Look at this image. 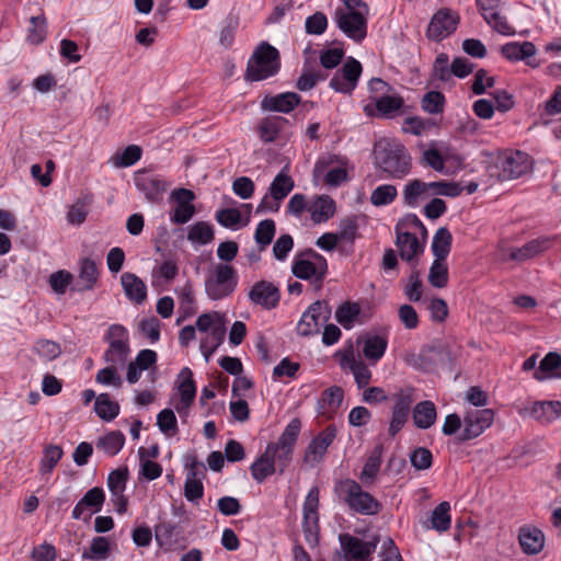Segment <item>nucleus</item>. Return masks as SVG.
I'll list each match as a JSON object with an SVG mask.
<instances>
[{"label":"nucleus","mask_w":561,"mask_h":561,"mask_svg":"<svg viewBox=\"0 0 561 561\" xmlns=\"http://www.w3.org/2000/svg\"><path fill=\"white\" fill-rule=\"evenodd\" d=\"M375 165L386 178L403 180L412 170V158L399 141L381 140L374 149Z\"/></svg>","instance_id":"f257e3e1"},{"label":"nucleus","mask_w":561,"mask_h":561,"mask_svg":"<svg viewBox=\"0 0 561 561\" xmlns=\"http://www.w3.org/2000/svg\"><path fill=\"white\" fill-rule=\"evenodd\" d=\"M343 7L334 11L333 20L339 30L356 43L367 36L369 7L363 0H342Z\"/></svg>","instance_id":"f03ea898"},{"label":"nucleus","mask_w":561,"mask_h":561,"mask_svg":"<svg viewBox=\"0 0 561 561\" xmlns=\"http://www.w3.org/2000/svg\"><path fill=\"white\" fill-rule=\"evenodd\" d=\"M460 193L461 188L456 183L445 181L424 182L421 179H412L403 185L401 195L404 206L416 208L424 199L431 196L444 195L454 197Z\"/></svg>","instance_id":"7ed1b4c3"},{"label":"nucleus","mask_w":561,"mask_h":561,"mask_svg":"<svg viewBox=\"0 0 561 561\" xmlns=\"http://www.w3.org/2000/svg\"><path fill=\"white\" fill-rule=\"evenodd\" d=\"M336 496L351 511L363 515H375L381 510V504L370 493L364 491L359 483L352 479L340 480L334 485Z\"/></svg>","instance_id":"20e7f679"},{"label":"nucleus","mask_w":561,"mask_h":561,"mask_svg":"<svg viewBox=\"0 0 561 561\" xmlns=\"http://www.w3.org/2000/svg\"><path fill=\"white\" fill-rule=\"evenodd\" d=\"M279 69V51L267 42H262L248 60L245 79L249 81L265 80L275 76Z\"/></svg>","instance_id":"39448f33"},{"label":"nucleus","mask_w":561,"mask_h":561,"mask_svg":"<svg viewBox=\"0 0 561 561\" xmlns=\"http://www.w3.org/2000/svg\"><path fill=\"white\" fill-rule=\"evenodd\" d=\"M301 431V422L298 417H294L287 424L278 439L270 443L265 448V454L278 468V472L283 473L289 466L298 436Z\"/></svg>","instance_id":"423d86ee"},{"label":"nucleus","mask_w":561,"mask_h":561,"mask_svg":"<svg viewBox=\"0 0 561 561\" xmlns=\"http://www.w3.org/2000/svg\"><path fill=\"white\" fill-rule=\"evenodd\" d=\"M291 273L297 278L311 280L316 289L319 290L328 273V262L321 254L308 250L295 256Z\"/></svg>","instance_id":"0eeeda50"},{"label":"nucleus","mask_w":561,"mask_h":561,"mask_svg":"<svg viewBox=\"0 0 561 561\" xmlns=\"http://www.w3.org/2000/svg\"><path fill=\"white\" fill-rule=\"evenodd\" d=\"M238 284L236 270L228 264H217L205 280V291L213 300L230 296Z\"/></svg>","instance_id":"6e6552de"},{"label":"nucleus","mask_w":561,"mask_h":561,"mask_svg":"<svg viewBox=\"0 0 561 561\" xmlns=\"http://www.w3.org/2000/svg\"><path fill=\"white\" fill-rule=\"evenodd\" d=\"M295 182L283 169L272 181L268 193L263 196L256 207V213H277L282 202L294 190Z\"/></svg>","instance_id":"1a4fd4ad"},{"label":"nucleus","mask_w":561,"mask_h":561,"mask_svg":"<svg viewBox=\"0 0 561 561\" xmlns=\"http://www.w3.org/2000/svg\"><path fill=\"white\" fill-rule=\"evenodd\" d=\"M339 541L341 552L333 561H369L371 553L377 548L378 538L375 537L371 541H363L350 534H341Z\"/></svg>","instance_id":"9d476101"},{"label":"nucleus","mask_w":561,"mask_h":561,"mask_svg":"<svg viewBox=\"0 0 561 561\" xmlns=\"http://www.w3.org/2000/svg\"><path fill=\"white\" fill-rule=\"evenodd\" d=\"M330 316L331 307L329 304L324 300H317L302 313L297 324L298 334L309 336L319 333L320 327L330 319Z\"/></svg>","instance_id":"9b49d317"},{"label":"nucleus","mask_w":561,"mask_h":561,"mask_svg":"<svg viewBox=\"0 0 561 561\" xmlns=\"http://www.w3.org/2000/svg\"><path fill=\"white\" fill-rule=\"evenodd\" d=\"M319 489L313 486L309 490L304 502V520L302 530L306 541L311 546H316L319 540Z\"/></svg>","instance_id":"f8f14e48"},{"label":"nucleus","mask_w":561,"mask_h":561,"mask_svg":"<svg viewBox=\"0 0 561 561\" xmlns=\"http://www.w3.org/2000/svg\"><path fill=\"white\" fill-rule=\"evenodd\" d=\"M363 67L358 60L348 57L341 69H339L330 80V88L335 92L352 94L355 90Z\"/></svg>","instance_id":"ddd939ff"},{"label":"nucleus","mask_w":561,"mask_h":561,"mask_svg":"<svg viewBox=\"0 0 561 561\" xmlns=\"http://www.w3.org/2000/svg\"><path fill=\"white\" fill-rule=\"evenodd\" d=\"M500 179L514 180L526 174L531 169V161L522 151H505L499 157Z\"/></svg>","instance_id":"4468645a"},{"label":"nucleus","mask_w":561,"mask_h":561,"mask_svg":"<svg viewBox=\"0 0 561 561\" xmlns=\"http://www.w3.org/2000/svg\"><path fill=\"white\" fill-rule=\"evenodd\" d=\"M494 421L492 409L468 410L463 416V428L460 434L461 440H470L479 437Z\"/></svg>","instance_id":"2eb2a0df"},{"label":"nucleus","mask_w":561,"mask_h":561,"mask_svg":"<svg viewBox=\"0 0 561 561\" xmlns=\"http://www.w3.org/2000/svg\"><path fill=\"white\" fill-rule=\"evenodd\" d=\"M458 23L457 13L449 9H440L432 16L426 36L428 39L440 42L456 31Z\"/></svg>","instance_id":"dca6fc26"},{"label":"nucleus","mask_w":561,"mask_h":561,"mask_svg":"<svg viewBox=\"0 0 561 561\" xmlns=\"http://www.w3.org/2000/svg\"><path fill=\"white\" fill-rule=\"evenodd\" d=\"M336 438V427L327 426L307 446L304 455V463L313 468L324 459L328 448Z\"/></svg>","instance_id":"f3484780"},{"label":"nucleus","mask_w":561,"mask_h":561,"mask_svg":"<svg viewBox=\"0 0 561 561\" xmlns=\"http://www.w3.org/2000/svg\"><path fill=\"white\" fill-rule=\"evenodd\" d=\"M477 5L485 22L502 35L515 34L514 27L501 12V0H477Z\"/></svg>","instance_id":"a211bd4d"},{"label":"nucleus","mask_w":561,"mask_h":561,"mask_svg":"<svg viewBox=\"0 0 561 561\" xmlns=\"http://www.w3.org/2000/svg\"><path fill=\"white\" fill-rule=\"evenodd\" d=\"M178 379V390L180 393V399L174 404V409L182 419H185L188 416L190 409L194 403L196 397V386L193 379V373L188 367L182 368Z\"/></svg>","instance_id":"6ab92c4d"},{"label":"nucleus","mask_w":561,"mask_h":561,"mask_svg":"<svg viewBox=\"0 0 561 561\" xmlns=\"http://www.w3.org/2000/svg\"><path fill=\"white\" fill-rule=\"evenodd\" d=\"M248 297L252 304L271 310L278 306L280 291L272 282L260 280L253 284L248 293Z\"/></svg>","instance_id":"aec40b11"},{"label":"nucleus","mask_w":561,"mask_h":561,"mask_svg":"<svg viewBox=\"0 0 561 561\" xmlns=\"http://www.w3.org/2000/svg\"><path fill=\"white\" fill-rule=\"evenodd\" d=\"M105 500L104 491L94 486L90 489L72 510L73 519H88L93 513L101 511Z\"/></svg>","instance_id":"412c9836"},{"label":"nucleus","mask_w":561,"mask_h":561,"mask_svg":"<svg viewBox=\"0 0 561 561\" xmlns=\"http://www.w3.org/2000/svg\"><path fill=\"white\" fill-rule=\"evenodd\" d=\"M341 367L348 368L354 375L358 388H365L371 380L373 374L368 365L363 359L355 356L353 347H348L341 353Z\"/></svg>","instance_id":"4be33fe9"},{"label":"nucleus","mask_w":561,"mask_h":561,"mask_svg":"<svg viewBox=\"0 0 561 561\" xmlns=\"http://www.w3.org/2000/svg\"><path fill=\"white\" fill-rule=\"evenodd\" d=\"M172 197L176 201V206L171 215V221L178 225L186 224L195 214V206L192 204L194 193L187 188H178L172 192Z\"/></svg>","instance_id":"5701e85b"},{"label":"nucleus","mask_w":561,"mask_h":561,"mask_svg":"<svg viewBox=\"0 0 561 561\" xmlns=\"http://www.w3.org/2000/svg\"><path fill=\"white\" fill-rule=\"evenodd\" d=\"M134 181L136 187L151 202L160 201L167 188V184L162 179L148 172H138Z\"/></svg>","instance_id":"b1692460"},{"label":"nucleus","mask_w":561,"mask_h":561,"mask_svg":"<svg viewBox=\"0 0 561 561\" xmlns=\"http://www.w3.org/2000/svg\"><path fill=\"white\" fill-rule=\"evenodd\" d=\"M357 343L363 344V355L373 366L382 358L388 346L387 337L378 334H368Z\"/></svg>","instance_id":"393cba45"},{"label":"nucleus","mask_w":561,"mask_h":561,"mask_svg":"<svg viewBox=\"0 0 561 561\" xmlns=\"http://www.w3.org/2000/svg\"><path fill=\"white\" fill-rule=\"evenodd\" d=\"M300 103V96L295 92H285L277 95H266L261 107L264 111L289 113Z\"/></svg>","instance_id":"a878e982"},{"label":"nucleus","mask_w":561,"mask_h":561,"mask_svg":"<svg viewBox=\"0 0 561 561\" xmlns=\"http://www.w3.org/2000/svg\"><path fill=\"white\" fill-rule=\"evenodd\" d=\"M396 244L402 260L411 262L423 253L424 245L417 237L411 232H402L397 228Z\"/></svg>","instance_id":"bb28decb"},{"label":"nucleus","mask_w":561,"mask_h":561,"mask_svg":"<svg viewBox=\"0 0 561 561\" xmlns=\"http://www.w3.org/2000/svg\"><path fill=\"white\" fill-rule=\"evenodd\" d=\"M552 244V240L547 237L534 239L520 248L512 249L510 259L516 262H523L535 257L536 255L547 251Z\"/></svg>","instance_id":"cd10ccee"},{"label":"nucleus","mask_w":561,"mask_h":561,"mask_svg":"<svg viewBox=\"0 0 561 561\" xmlns=\"http://www.w3.org/2000/svg\"><path fill=\"white\" fill-rule=\"evenodd\" d=\"M121 283L126 297L130 301L141 305L147 299V286L136 274L130 272L123 273Z\"/></svg>","instance_id":"c85d7f7f"},{"label":"nucleus","mask_w":561,"mask_h":561,"mask_svg":"<svg viewBox=\"0 0 561 561\" xmlns=\"http://www.w3.org/2000/svg\"><path fill=\"white\" fill-rule=\"evenodd\" d=\"M98 279L99 268L96 263L89 257H84L80 261L78 279L73 289L78 291L92 290Z\"/></svg>","instance_id":"c756f323"},{"label":"nucleus","mask_w":561,"mask_h":561,"mask_svg":"<svg viewBox=\"0 0 561 561\" xmlns=\"http://www.w3.org/2000/svg\"><path fill=\"white\" fill-rule=\"evenodd\" d=\"M518 540L523 552L526 554H537L545 546V536L538 528L522 527Z\"/></svg>","instance_id":"7c9ffc66"},{"label":"nucleus","mask_w":561,"mask_h":561,"mask_svg":"<svg viewBox=\"0 0 561 561\" xmlns=\"http://www.w3.org/2000/svg\"><path fill=\"white\" fill-rule=\"evenodd\" d=\"M308 211L314 224L328 221L335 214V202L328 195H321L309 205Z\"/></svg>","instance_id":"2f4dec72"},{"label":"nucleus","mask_w":561,"mask_h":561,"mask_svg":"<svg viewBox=\"0 0 561 561\" xmlns=\"http://www.w3.org/2000/svg\"><path fill=\"white\" fill-rule=\"evenodd\" d=\"M412 419L415 427L420 430L430 428L437 419L435 404L428 400L416 403L412 411Z\"/></svg>","instance_id":"473e14b6"},{"label":"nucleus","mask_w":561,"mask_h":561,"mask_svg":"<svg viewBox=\"0 0 561 561\" xmlns=\"http://www.w3.org/2000/svg\"><path fill=\"white\" fill-rule=\"evenodd\" d=\"M530 415L542 424H549L561 416L560 401L535 402L530 409Z\"/></svg>","instance_id":"72a5a7b5"},{"label":"nucleus","mask_w":561,"mask_h":561,"mask_svg":"<svg viewBox=\"0 0 561 561\" xmlns=\"http://www.w3.org/2000/svg\"><path fill=\"white\" fill-rule=\"evenodd\" d=\"M534 378L541 381L547 378H561V354L549 352L535 370Z\"/></svg>","instance_id":"f704fd0d"},{"label":"nucleus","mask_w":561,"mask_h":561,"mask_svg":"<svg viewBox=\"0 0 561 561\" xmlns=\"http://www.w3.org/2000/svg\"><path fill=\"white\" fill-rule=\"evenodd\" d=\"M376 110L382 117H392L404 105L403 98L398 93L373 96Z\"/></svg>","instance_id":"c9c22d12"},{"label":"nucleus","mask_w":561,"mask_h":561,"mask_svg":"<svg viewBox=\"0 0 561 561\" xmlns=\"http://www.w3.org/2000/svg\"><path fill=\"white\" fill-rule=\"evenodd\" d=\"M286 123L287 119L280 116L263 118L257 126V133L261 140L263 142L275 141L278 136V133Z\"/></svg>","instance_id":"e433bc0d"},{"label":"nucleus","mask_w":561,"mask_h":561,"mask_svg":"<svg viewBox=\"0 0 561 561\" xmlns=\"http://www.w3.org/2000/svg\"><path fill=\"white\" fill-rule=\"evenodd\" d=\"M451 242L450 231L445 227L439 228L432 240V252L435 259L446 260L450 252Z\"/></svg>","instance_id":"4c0bfd02"},{"label":"nucleus","mask_w":561,"mask_h":561,"mask_svg":"<svg viewBox=\"0 0 561 561\" xmlns=\"http://www.w3.org/2000/svg\"><path fill=\"white\" fill-rule=\"evenodd\" d=\"M94 410L100 419L110 422L118 415L119 404L108 393H101L95 398Z\"/></svg>","instance_id":"58836bf2"},{"label":"nucleus","mask_w":561,"mask_h":561,"mask_svg":"<svg viewBox=\"0 0 561 561\" xmlns=\"http://www.w3.org/2000/svg\"><path fill=\"white\" fill-rule=\"evenodd\" d=\"M503 56L508 60H524L536 54V47L531 42L507 43L501 49Z\"/></svg>","instance_id":"ea45409f"},{"label":"nucleus","mask_w":561,"mask_h":561,"mask_svg":"<svg viewBox=\"0 0 561 561\" xmlns=\"http://www.w3.org/2000/svg\"><path fill=\"white\" fill-rule=\"evenodd\" d=\"M226 335V327H216L201 341V352L204 355L205 362L208 363L210 356L224 342Z\"/></svg>","instance_id":"a19ab883"},{"label":"nucleus","mask_w":561,"mask_h":561,"mask_svg":"<svg viewBox=\"0 0 561 561\" xmlns=\"http://www.w3.org/2000/svg\"><path fill=\"white\" fill-rule=\"evenodd\" d=\"M214 229L207 221H197L188 227L187 240L192 243L208 244L214 240Z\"/></svg>","instance_id":"79ce46f5"},{"label":"nucleus","mask_w":561,"mask_h":561,"mask_svg":"<svg viewBox=\"0 0 561 561\" xmlns=\"http://www.w3.org/2000/svg\"><path fill=\"white\" fill-rule=\"evenodd\" d=\"M381 463V447H376L373 454L368 457L365 462L363 470L359 474V480L365 485H370L374 483Z\"/></svg>","instance_id":"37998d69"},{"label":"nucleus","mask_w":561,"mask_h":561,"mask_svg":"<svg viewBox=\"0 0 561 561\" xmlns=\"http://www.w3.org/2000/svg\"><path fill=\"white\" fill-rule=\"evenodd\" d=\"M431 527L439 533L446 531L450 528V504L446 501L439 503L432 512Z\"/></svg>","instance_id":"c03bdc74"},{"label":"nucleus","mask_w":561,"mask_h":561,"mask_svg":"<svg viewBox=\"0 0 561 561\" xmlns=\"http://www.w3.org/2000/svg\"><path fill=\"white\" fill-rule=\"evenodd\" d=\"M252 478L262 483L266 478L278 470L265 451L250 467Z\"/></svg>","instance_id":"a18cd8bd"},{"label":"nucleus","mask_w":561,"mask_h":561,"mask_svg":"<svg viewBox=\"0 0 561 561\" xmlns=\"http://www.w3.org/2000/svg\"><path fill=\"white\" fill-rule=\"evenodd\" d=\"M448 278L446 260L434 259L427 276L428 283L435 288H445L448 284Z\"/></svg>","instance_id":"49530a36"},{"label":"nucleus","mask_w":561,"mask_h":561,"mask_svg":"<svg viewBox=\"0 0 561 561\" xmlns=\"http://www.w3.org/2000/svg\"><path fill=\"white\" fill-rule=\"evenodd\" d=\"M239 27V18L236 14H229L220 24L219 44L228 49L234 42V36Z\"/></svg>","instance_id":"de8ad7c7"},{"label":"nucleus","mask_w":561,"mask_h":561,"mask_svg":"<svg viewBox=\"0 0 561 561\" xmlns=\"http://www.w3.org/2000/svg\"><path fill=\"white\" fill-rule=\"evenodd\" d=\"M125 444V436L122 432H110L103 437H100L96 447L101 448L105 454L115 456L121 451Z\"/></svg>","instance_id":"09e8293b"},{"label":"nucleus","mask_w":561,"mask_h":561,"mask_svg":"<svg viewBox=\"0 0 561 561\" xmlns=\"http://www.w3.org/2000/svg\"><path fill=\"white\" fill-rule=\"evenodd\" d=\"M359 312L360 307L358 304L346 301L336 309L335 319L344 329L350 330L353 328Z\"/></svg>","instance_id":"8fccbe9b"},{"label":"nucleus","mask_w":561,"mask_h":561,"mask_svg":"<svg viewBox=\"0 0 561 561\" xmlns=\"http://www.w3.org/2000/svg\"><path fill=\"white\" fill-rule=\"evenodd\" d=\"M64 455L62 448L58 445L49 444L43 450L41 459L39 472L41 474H49L57 466Z\"/></svg>","instance_id":"3c124183"},{"label":"nucleus","mask_w":561,"mask_h":561,"mask_svg":"<svg viewBox=\"0 0 561 561\" xmlns=\"http://www.w3.org/2000/svg\"><path fill=\"white\" fill-rule=\"evenodd\" d=\"M398 196L397 187L392 184H381L370 194L369 201L376 207L390 205Z\"/></svg>","instance_id":"603ef678"},{"label":"nucleus","mask_w":561,"mask_h":561,"mask_svg":"<svg viewBox=\"0 0 561 561\" xmlns=\"http://www.w3.org/2000/svg\"><path fill=\"white\" fill-rule=\"evenodd\" d=\"M276 227L272 219H265L261 221L254 233V239L260 247V250H264L273 240L275 236Z\"/></svg>","instance_id":"864d4df0"},{"label":"nucleus","mask_w":561,"mask_h":561,"mask_svg":"<svg viewBox=\"0 0 561 561\" xmlns=\"http://www.w3.org/2000/svg\"><path fill=\"white\" fill-rule=\"evenodd\" d=\"M128 480L127 467L118 468L110 472L107 477V488L111 495H119L126 490V483Z\"/></svg>","instance_id":"5fc2aeb1"},{"label":"nucleus","mask_w":561,"mask_h":561,"mask_svg":"<svg viewBox=\"0 0 561 561\" xmlns=\"http://www.w3.org/2000/svg\"><path fill=\"white\" fill-rule=\"evenodd\" d=\"M110 541L106 537H94L91 541L89 551H84V559L105 560L110 554Z\"/></svg>","instance_id":"6e6d98bb"},{"label":"nucleus","mask_w":561,"mask_h":561,"mask_svg":"<svg viewBox=\"0 0 561 561\" xmlns=\"http://www.w3.org/2000/svg\"><path fill=\"white\" fill-rule=\"evenodd\" d=\"M157 426L159 430L169 436L178 433V422L173 410L164 409L157 415Z\"/></svg>","instance_id":"4d7b16f0"},{"label":"nucleus","mask_w":561,"mask_h":561,"mask_svg":"<svg viewBox=\"0 0 561 561\" xmlns=\"http://www.w3.org/2000/svg\"><path fill=\"white\" fill-rule=\"evenodd\" d=\"M216 327H226L224 316L219 312H206L196 320V328L199 332H211Z\"/></svg>","instance_id":"13d9d810"},{"label":"nucleus","mask_w":561,"mask_h":561,"mask_svg":"<svg viewBox=\"0 0 561 561\" xmlns=\"http://www.w3.org/2000/svg\"><path fill=\"white\" fill-rule=\"evenodd\" d=\"M31 27L28 28L27 38L33 44L42 43L47 35V23L44 15L31 18Z\"/></svg>","instance_id":"bf43d9fd"},{"label":"nucleus","mask_w":561,"mask_h":561,"mask_svg":"<svg viewBox=\"0 0 561 561\" xmlns=\"http://www.w3.org/2000/svg\"><path fill=\"white\" fill-rule=\"evenodd\" d=\"M121 368L108 365L100 369L95 376V381L103 386H113L115 388L122 387L123 380L118 375Z\"/></svg>","instance_id":"052dcab7"},{"label":"nucleus","mask_w":561,"mask_h":561,"mask_svg":"<svg viewBox=\"0 0 561 561\" xmlns=\"http://www.w3.org/2000/svg\"><path fill=\"white\" fill-rule=\"evenodd\" d=\"M357 217L350 216L340 221V229L336 233L341 241L353 243L357 237Z\"/></svg>","instance_id":"680f3d73"},{"label":"nucleus","mask_w":561,"mask_h":561,"mask_svg":"<svg viewBox=\"0 0 561 561\" xmlns=\"http://www.w3.org/2000/svg\"><path fill=\"white\" fill-rule=\"evenodd\" d=\"M445 96L438 91H430L422 99V108L430 114L443 112Z\"/></svg>","instance_id":"e2e57ef3"},{"label":"nucleus","mask_w":561,"mask_h":561,"mask_svg":"<svg viewBox=\"0 0 561 561\" xmlns=\"http://www.w3.org/2000/svg\"><path fill=\"white\" fill-rule=\"evenodd\" d=\"M91 197H85L83 199H80L73 204L68 214L67 219L72 225H81L85 221L87 215H88V205L91 203Z\"/></svg>","instance_id":"0e129e2a"},{"label":"nucleus","mask_w":561,"mask_h":561,"mask_svg":"<svg viewBox=\"0 0 561 561\" xmlns=\"http://www.w3.org/2000/svg\"><path fill=\"white\" fill-rule=\"evenodd\" d=\"M328 27V19L323 12H316L306 19L305 28L307 34L321 35Z\"/></svg>","instance_id":"69168bd1"},{"label":"nucleus","mask_w":561,"mask_h":561,"mask_svg":"<svg viewBox=\"0 0 561 561\" xmlns=\"http://www.w3.org/2000/svg\"><path fill=\"white\" fill-rule=\"evenodd\" d=\"M394 400H396V403L392 408V412L409 415L411 404L413 403V389L404 388V389L399 390L394 394Z\"/></svg>","instance_id":"338daca9"},{"label":"nucleus","mask_w":561,"mask_h":561,"mask_svg":"<svg viewBox=\"0 0 561 561\" xmlns=\"http://www.w3.org/2000/svg\"><path fill=\"white\" fill-rule=\"evenodd\" d=\"M141 148L136 145L127 146L124 151L115 158V167H130L141 158Z\"/></svg>","instance_id":"774afa93"}]
</instances>
